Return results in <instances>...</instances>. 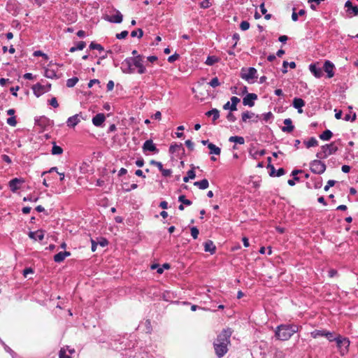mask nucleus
Returning <instances> with one entry per match:
<instances>
[{
  "label": "nucleus",
  "mask_w": 358,
  "mask_h": 358,
  "mask_svg": "<svg viewBox=\"0 0 358 358\" xmlns=\"http://www.w3.org/2000/svg\"><path fill=\"white\" fill-rule=\"evenodd\" d=\"M143 55H136L135 57H127L122 62L120 67L122 73L126 74H132L135 73V68H137V72L139 74H143L146 72L145 66L143 65Z\"/></svg>",
  "instance_id": "obj_1"
},
{
  "label": "nucleus",
  "mask_w": 358,
  "mask_h": 358,
  "mask_svg": "<svg viewBox=\"0 0 358 358\" xmlns=\"http://www.w3.org/2000/svg\"><path fill=\"white\" fill-rule=\"evenodd\" d=\"M231 331L230 329H223L213 342V348L217 358L223 357L228 352L230 345Z\"/></svg>",
  "instance_id": "obj_2"
},
{
  "label": "nucleus",
  "mask_w": 358,
  "mask_h": 358,
  "mask_svg": "<svg viewBox=\"0 0 358 358\" xmlns=\"http://www.w3.org/2000/svg\"><path fill=\"white\" fill-rule=\"evenodd\" d=\"M299 331L298 325L286 324L279 325L275 331V336L281 341H287L291 336Z\"/></svg>",
  "instance_id": "obj_3"
},
{
  "label": "nucleus",
  "mask_w": 358,
  "mask_h": 358,
  "mask_svg": "<svg viewBox=\"0 0 358 358\" xmlns=\"http://www.w3.org/2000/svg\"><path fill=\"white\" fill-rule=\"evenodd\" d=\"M322 150L317 152L316 157L318 159H326L328 156L335 154L338 148L334 145V143L325 144L321 147Z\"/></svg>",
  "instance_id": "obj_4"
},
{
  "label": "nucleus",
  "mask_w": 358,
  "mask_h": 358,
  "mask_svg": "<svg viewBox=\"0 0 358 358\" xmlns=\"http://www.w3.org/2000/svg\"><path fill=\"white\" fill-rule=\"evenodd\" d=\"M326 169L325 163L320 159H314L310 162V169L315 174L321 175L326 171Z\"/></svg>",
  "instance_id": "obj_5"
},
{
  "label": "nucleus",
  "mask_w": 358,
  "mask_h": 358,
  "mask_svg": "<svg viewBox=\"0 0 358 358\" xmlns=\"http://www.w3.org/2000/svg\"><path fill=\"white\" fill-rule=\"evenodd\" d=\"M336 346L340 351L341 355H345L348 352L350 346V340L346 337L338 335V339L336 341Z\"/></svg>",
  "instance_id": "obj_6"
},
{
  "label": "nucleus",
  "mask_w": 358,
  "mask_h": 358,
  "mask_svg": "<svg viewBox=\"0 0 358 358\" xmlns=\"http://www.w3.org/2000/svg\"><path fill=\"white\" fill-rule=\"evenodd\" d=\"M257 69L254 67L242 68L241 71V78L245 80L250 83H252L254 78H257Z\"/></svg>",
  "instance_id": "obj_7"
},
{
  "label": "nucleus",
  "mask_w": 358,
  "mask_h": 358,
  "mask_svg": "<svg viewBox=\"0 0 358 358\" xmlns=\"http://www.w3.org/2000/svg\"><path fill=\"white\" fill-rule=\"evenodd\" d=\"M50 83H48L46 85H42L41 84L38 83L32 86L33 92L36 97H39L45 92L50 91Z\"/></svg>",
  "instance_id": "obj_8"
},
{
  "label": "nucleus",
  "mask_w": 358,
  "mask_h": 358,
  "mask_svg": "<svg viewBox=\"0 0 358 358\" xmlns=\"http://www.w3.org/2000/svg\"><path fill=\"white\" fill-rule=\"evenodd\" d=\"M24 182V180L22 178H15L8 182V186L11 192H15L21 188V185Z\"/></svg>",
  "instance_id": "obj_9"
},
{
  "label": "nucleus",
  "mask_w": 358,
  "mask_h": 358,
  "mask_svg": "<svg viewBox=\"0 0 358 358\" xmlns=\"http://www.w3.org/2000/svg\"><path fill=\"white\" fill-rule=\"evenodd\" d=\"M308 69L311 73L317 78H320L323 76L322 69L319 66L318 63H311Z\"/></svg>",
  "instance_id": "obj_10"
},
{
  "label": "nucleus",
  "mask_w": 358,
  "mask_h": 358,
  "mask_svg": "<svg viewBox=\"0 0 358 358\" xmlns=\"http://www.w3.org/2000/svg\"><path fill=\"white\" fill-rule=\"evenodd\" d=\"M143 151L145 152H152L154 153H158L159 149L157 148L155 144L153 143L152 140L149 139L144 142L143 145Z\"/></svg>",
  "instance_id": "obj_11"
},
{
  "label": "nucleus",
  "mask_w": 358,
  "mask_h": 358,
  "mask_svg": "<svg viewBox=\"0 0 358 358\" xmlns=\"http://www.w3.org/2000/svg\"><path fill=\"white\" fill-rule=\"evenodd\" d=\"M335 69L334 64L329 60H326L323 65V69L327 73V76L329 78L334 77Z\"/></svg>",
  "instance_id": "obj_12"
},
{
  "label": "nucleus",
  "mask_w": 358,
  "mask_h": 358,
  "mask_svg": "<svg viewBox=\"0 0 358 358\" xmlns=\"http://www.w3.org/2000/svg\"><path fill=\"white\" fill-rule=\"evenodd\" d=\"M257 99V95L255 93H248L243 99V104L252 107L255 105V100Z\"/></svg>",
  "instance_id": "obj_13"
},
{
  "label": "nucleus",
  "mask_w": 358,
  "mask_h": 358,
  "mask_svg": "<svg viewBox=\"0 0 358 358\" xmlns=\"http://www.w3.org/2000/svg\"><path fill=\"white\" fill-rule=\"evenodd\" d=\"M241 118L243 122H246L247 120L250 119L252 120V122H257L259 119V115H255L252 112L245 111L242 113Z\"/></svg>",
  "instance_id": "obj_14"
},
{
  "label": "nucleus",
  "mask_w": 358,
  "mask_h": 358,
  "mask_svg": "<svg viewBox=\"0 0 358 358\" xmlns=\"http://www.w3.org/2000/svg\"><path fill=\"white\" fill-rule=\"evenodd\" d=\"M305 101L302 99L298 97H295L292 101L293 107L297 109L299 113H303L302 108L305 106Z\"/></svg>",
  "instance_id": "obj_15"
},
{
  "label": "nucleus",
  "mask_w": 358,
  "mask_h": 358,
  "mask_svg": "<svg viewBox=\"0 0 358 358\" xmlns=\"http://www.w3.org/2000/svg\"><path fill=\"white\" fill-rule=\"evenodd\" d=\"M106 120L103 113H98L92 118V123L96 127H101Z\"/></svg>",
  "instance_id": "obj_16"
},
{
  "label": "nucleus",
  "mask_w": 358,
  "mask_h": 358,
  "mask_svg": "<svg viewBox=\"0 0 358 358\" xmlns=\"http://www.w3.org/2000/svg\"><path fill=\"white\" fill-rule=\"evenodd\" d=\"M81 113H79L69 117L66 121L67 126L69 127H75L80 122L79 117Z\"/></svg>",
  "instance_id": "obj_17"
},
{
  "label": "nucleus",
  "mask_w": 358,
  "mask_h": 358,
  "mask_svg": "<svg viewBox=\"0 0 358 358\" xmlns=\"http://www.w3.org/2000/svg\"><path fill=\"white\" fill-rule=\"evenodd\" d=\"M345 7L347 8L346 11L349 14H353L354 15H358V7L357 6H353L352 3L348 0L345 3Z\"/></svg>",
  "instance_id": "obj_18"
},
{
  "label": "nucleus",
  "mask_w": 358,
  "mask_h": 358,
  "mask_svg": "<svg viewBox=\"0 0 358 358\" xmlns=\"http://www.w3.org/2000/svg\"><path fill=\"white\" fill-rule=\"evenodd\" d=\"M69 256H71L70 252H59L54 256L53 259L57 263H61L65 259L66 257Z\"/></svg>",
  "instance_id": "obj_19"
},
{
  "label": "nucleus",
  "mask_w": 358,
  "mask_h": 358,
  "mask_svg": "<svg viewBox=\"0 0 358 358\" xmlns=\"http://www.w3.org/2000/svg\"><path fill=\"white\" fill-rule=\"evenodd\" d=\"M28 236L31 239L34 241H42L44 238V233L41 230L29 231Z\"/></svg>",
  "instance_id": "obj_20"
},
{
  "label": "nucleus",
  "mask_w": 358,
  "mask_h": 358,
  "mask_svg": "<svg viewBox=\"0 0 358 358\" xmlns=\"http://www.w3.org/2000/svg\"><path fill=\"white\" fill-rule=\"evenodd\" d=\"M283 122L286 126L282 127V131L290 133L294 130V126L292 124V121L290 118L285 119Z\"/></svg>",
  "instance_id": "obj_21"
},
{
  "label": "nucleus",
  "mask_w": 358,
  "mask_h": 358,
  "mask_svg": "<svg viewBox=\"0 0 358 358\" xmlns=\"http://www.w3.org/2000/svg\"><path fill=\"white\" fill-rule=\"evenodd\" d=\"M204 250L209 252L211 255L215 252L216 247L212 241L208 240L204 243Z\"/></svg>",
  "instance_id": "obj_22"
},
{
  "label": "nucleus",
  "mask_w": 358,
  "mask_h": 358,
  "mask_svg": "<svg viewBox=\"0 0 358 358\" xmlns=\"http://www.w3.org/2000/svg\"><path fill=\"white\" fill-rule=\"evenodd\" d=\"M123 20V15L122 13L117 10L116 13L113 15V16L110 17V18L108 19V20L110 22L115 23V24H120L122 22Z\"/></svg>",
  "instance_id": "obj_23"
},
{
  "label": "nucleus",
  "mask_w": 358,
  "mask_h": 358,
  "mask_svg": "<svg viewBox=\"0 0 358 358\" xmlns=\"http://www.w3.org/2000/svg\"><path fill=\"white\" fill-rule=\"evenodd\" d=\"M50 122V120L45 116H41L35 118V124L41 127H45Z\"/></svg>",
  "instance_id": "obj_24"
},
{
  "label": "nucleus",
  "mask_w": 358,
  "mask_h": 358,
  "mask_svg": "<svg viewBox=\"0 0 358 358\" xmlns=\"http://www.w3.org/2000/svg\"><path fill=\"white\" fill-rule=\"evenodd\" d=\"M194 185L198 187L200 189H206L209 186L208 180L206 178L194 182Z\"/></svg>",
  "instance_id": "obj_25"
},
{
  "label": "nucleus",
  "mask_w": 358,
  "mask_h": 358,
  "mask_svg": "<svg viewBox=\"0 0 358 358\" xmlns=\"http://www.w3.org/2000/svg\"><path fill=\"white\" fill-rule=\"evenodd\" d=\"M178 150H182V154L185 153V149L184 148L182 147V143H180V144H171L169 147V152L171 154H173L175 153L176 151Z\"/></svg>",
  "instance_id": "obj_26"
},
{
  "label": "nucleus",
  "mask_w": 358,
  "mask_h": 358,
  "mask_svg": "<svg viewBox=\"0 0 358 358\" xmlns=\"http://www.w3.org/2000/svg\"><path fill=\"white\" fill-rule=\"evenodd\" d=\"M208 117L213 116V120L215 121L220 117V111L217 108H213L206 113Z\"/></svg>",
  "instance_id": "obj_27"
},
{
  "label": "nucleus",
  "mask_w": 358,
  "mask_h": 358,
  "mask_svg": "<svg viewBox=\"0 0 358 358\" xmlns=\"http://www.w3.org/2000/svg\"><path fill=\"white\" fill-rule=\"evenodd\" d=\"M208 149L210 150V154L212 155H220V152H221V149L216 146L215 144L213 143H208Z\"/></svg>",
  "instance_id": "obj_28"
},
{
  "label": "nucleus",
  "mask_w": 358,
  "mask_h": 358,
  "mask_svg": "<svg viewBox=\"0 0 358 358\" xmlns=\"http://www.w3.org/2000/svg\"><path fill=\"white\" fill-rule=\"evenodd\" d=\"M333 136V133L329 129H326L320 136V138L322 141H329Z\"/></svg>",
  "instance_id": "obj_29"
},
{
  "label": "nucleus",
  "mask_w": 358,
  "mask_h": 358,
  "mask_svg": "<svg viewBox=\"0 0 358 358\" xmlns=\"http://www.w3.org/2000/svg\"><path fill=\"white\" fill-rule=\"evenodd\" d=\"M62 153H63L62 148L57 145L55 142H52V148L51 150V154L53 155H59Z\"/></svg>",
  "instance_id": "obj_30"
},
{
  "label": "nucleus",
  "mask_w": 358,
  "mask_h": 358,
  "mask_svg": "<svg viewBox=\"0 0 358 358\" xmlns=\"http://www.w3.org/2000/svg\"><path fill=\"white\" fill-rule=\"evenodd\" d=\"M44 76L50 79L59 78V76H57L56 71L55 70L48 69H45Z\"/></svg>",
  "instance_id": "obj_31"
},
{
  "label": "nucleus",
  "mask_w": 358,
  "mask_h": 358,
  "mask_svg": "<svg viewBox=\"0 0 358 358\" xmlns=\"http://www.w3.org/2000/svg\"><path fill=\"white\" fill-rule=\"evenodd\" d=\"M303 143L307 148H310L311 147L317 146L318 145V141L315 137H310L308 141H304Z\"/></svg>",
  "instance_id": "obj_32"
},
{
  "label": "nucleus",
  "mask_w": 358,
  "mask_h": 358,
  "mask_svg": "<svg viewBox=\"0 0 358 358\" xmlns=\"http://www.w3.org/2000/svg\"><path fill=\"white\" fill-rule=\"evenodd\" d=\"M229 142H233V143H238V144H240V145H243L245 143V139L242 136H231L229 138Z\"/></svg>",
  "instance_id": "obj_33"
},
{
  "label": "nucleus",
  "mask_w": 358,
  "mask_h": 358,
  "mask_svg": "<svg viewBox=\"0 0 358 358\" xmlns=\"http://www.w3.org/2000/svg\"><path fill=\"white\" fill-rule=\"evenodd\" d=\"M287 66H289L291 69H294L296 67V63L294 62H288L287 61H284L282 69V72L283 73H286L287 72Z\"/></svg>",
  "instance_id": "obj_34"
},
{
  "label": "nucleus",
  "mask_w": 358,
  "mask_h": 358,
  "mask_svg": "<svg viewBox=\"0 0 358 358\" xmlns=\"http://www.w3.org/2000/svg\"><path fill=\"white\" fill-rule=\"evenodd\" d=\"M219 62V58L215 56H208L205 62V64L208 66H213Z\"/></svg>",
  "instance_id": "obj_35"
},
{
  "label": "nucleus",
  "mask_w": 358,
  "mask_h": 358,
  "mask_svg": "<svg viewBox=\"0 0 358 358\" xmlns=\"http://www.w3.org/2000/svg\"><path fill=\"white\" fill-rule=\"evenodd\" d=\"M325 331L326 330H324V329H322V330L315 329L310 333V335L313 338H317L320 336H324Z\"/></svg>",
  "instance_id": "obj_36"
},
{
  "label": "nucleus",
  "mask_w": 358,
  "mask_h": 358,
  "mask_svg": "<svg viewBox=\"0 0 358 358\" xmlns=\"http://www.w3.org/2000/svg\"><path fill=\"white\" fill-rule=\"evenodd\" d=\"M178 201L185 206H191L192 204V201L189 199H186L185 196L182 194L178 197Z\"/></svg>",
  "instance_id": "obj_37"
},
{
  "label": "nucleus",
  "mask_w": 358,
  "mask_h": 358,
  "mask_svg": "<svg viewBox=\"0 0 358 358\" xmlns=\"http://www.w3.org/2000/svg\"><path fill=\"white\" fill-rule=\"evenodd\" d=\"M79 79L77 77H73L66 80V86L69 88L74 87L78 82Z\"/></svg>",
  "instance_id": "obj_38"
},
{
  "label": "nucleus",
  "mask_w": 358,
  "mask_h": 358,
  "mask_svg": "<svg viewBox=\"0 0 358 358\" xmlns=\"http://www.w3.org/2000/svg\"><path fill=\"white\" fill-rule=\"evenodd\" d=\"M143 36V31L142 29L141 28H138L136 30H133L131 32V37H138V38H142Z\"/></svg>",
  "instance_id": "obj_39"
},
{
  "label": "nucleus",
  "mask_w": 358,
  "mask_h": 358,
  "mask_svg": "<svg viewBox=\"0 0 358 358\" xmlns=\"http://www.w3.org/2000/svg\"><path fill=\"white\" fill-rule=\"evenodd\" d=\"M89 48L90 50H97L99 51H103L104 50L103 47L101 44L96 43L94 41L91 42Z\"/></svg>",
  "instance_id": "obj_40"
},
{
  "label": "nucleus",
  "mask_w": 358,
  "mask_h": 358,
  "mask_svg": "<svg viewBox=\"0 0 358 358\" xmlns=\"http://www.w3.org/2000/svg\"><path fill=\"white\" fill-rule=\"evenodd\" d=\"M312 180L314 182L313 187L315 189H320L322 186V179L321 178H313Z\"/></svg>",
  "instance_id": "obj_41"
},
{
  "label": "nucleus",
  "mask_w": 358,
  "mask_h": 358,
  "mask_svg": "<svg viewBox=\"0 0 358 358\" xmlns=\"http://www.w3.org/2000/svg\"><path fill=\"white\" fill-rule=\"evenodd\" d=\"M334 334L333 332L326 330L324 333V337H326L330 342L336 341L338 339V336L335 337Z\"/></svg>",
  "instance_id": "obj_42"
},
{
  "label": "nucleus",
  "mask_w": 358,
  "mask_h": 358,
  "mask_svg": "<svg viewBox=\"0 0 358 358\" xmlns=\"http://www.w3.org/2000/svg\"><path fill=\"white\" fill-rule=\"evenodd\" d=\"M262 116L263 120L266 122L270 121V120L273 118V113L271 112H268V113H263L262 115Z\"/></svg>",
  "instance_id": "obj_43"
},
{
  "label": "nucleus",
  "mask_w": 358,
  "mask_h": 358,
  "mask_svg": "<svg viewBox=\"0 0 358 358\" xmlns=\"http://www.w3.org/2000/svg\"><path fill=\"white\" fill-rule=\"evenodd\" d=\"M190 231H191V235H192V238L194 239H196L198 238V236H199V231L197 229V227H191Z\"/></svg>",
  "instance_id": "obj_44"
},
{
  "label": "nucleus",
  "mask_w": 358,
  "mask_h": 358,
  "mask_svg": "<svg viewBox=\"0 0 358 358\" xmlns=\"http://www.w3.org/2000/svg\"><path fill=\"white\" fill-rule=\"evenodd\" d=\"M191 166H192V169L187 171V176L190 179H194L196 177V174H195V171H194V169H196V167L192 164L191 165Z\"/></svg>",
  "instance_id": "obj_45"
},
{
  "label": "nucleus",
  "mask_w": 358,
  "mask_h": 358,
  "mask_svg": "<svg viewBox=\"0 0 358 358\" xmlns=\"http://www.w3.org/2000/svg\"><path fill=\"white\" fill-rule=\"evenodd\" d=\"M210 86L215 88L220 85V83L217 77L213 78L209 83Z\"/></svg>",
  "instance_id": "obj_46"
},
{
  "label": "nucleus",
  "mask_w": 358,
  "mask_h": 358,
  "mask_svg": "<svg viewBox=\"0 0 358 358\" xmlns=\"http://www.w3.org/2000/svg\"><path fill=\"white\" fill-rule=\"evenodd\" d=\"M180 58V55L178 54L177 52H175L173 55L169 56L168 57V59L167 61L169 62V63H173L174 62H176V60H178V59Z\"/></svg>",
  "instance_id": "obj_47"
},
{
  "label": "nucleus",
  "mask_w": 358,
  "mask_h": 358,
  "mask_svg": "<svg viewBox=\"0 0 358 358\" xmlns=\"http://www.w3.org/2000/svg\"><path fill=\"white\" fill-rule=\"evenodd\" d=\"M7 124L12 127H15L17 124V120L15 116H12L10 117H8L6 121Z\"/></svg>",
  "instance_id": "obj_48"
},
{
  "label": "nucleus",
  "mask_w": 358,
  "mask_h": 358,
  "mask_svg": "<svg viewBox=\"0 0 358 358\" xmlns=\"http://www.w3.org/2000/svg\"><path fill=\"white\" fill-rule=\"evenodd\" d=\"M128 34H129V32L127 31L124 30V31H121L119 34H117L115 35V37L117 39H119V40L124 39L127 36Z\"/></svg>",
  "instance_id": "obj_49"
},
{
  "label": "nucleus",
  "mask_w": 358,
  "mask_h": 358,
  "mask_svg": "<svg viewBox=\"0 0 358 358\" xmlns=\"http://www.w3.org/2000/svg\"><path fill=\"white\" fill-rule=\"evenodd\" d=\"M240 28L242 31H246L250 28V23L248 21H242L240 24Z\"/></svg>",
  "instance_id": "obj_50"
},
{
  "label": "nucleus",
  "mask_w": 358,
  "mask_h": 358,
  "mask_svg": "<svg viewBox=\"0 0 358 358\" xmlns=\"http://www.w3.org/2000/svg\"><path fill=\"white\" fill-rule=\"evenodd\" d=\"M211 3L210 1L208 0H203L200 3V7L203 9L208 8L211 6Z\"/></svg>",
  "instance_id": "obj_51"
},
{
  "label": "nucleus",
  "mask_w": 358,
  "mask_h": 358,
  "mask_svg": "<svg viewBox=\"0 0 358 358\" xmlns=\"http://www.w3.org/2000/svg\"><path fill=\"white\" fill-rule=\"evenodd\" d=\"M59 358H72L70 355H66V351L64 348H61V350H59Z\"/></svg>",
  "instance_id": "obj_52"
},
{
  "label": "nucleus",
  "mask_w": 358,
  "mask_h": 358,
  "mask_svg": "<svg viewBox=\"0 0 358 358\" xmlns=\"http://www.w3.org/2000/svg\"><path fill=\"white\" fill-rule=\"evenodd\" d=\"M57 169H58L57 167L53 166V167L50 168L48 171H43L41 173V177L45 176L48 173H52L53 172H56L58 173L59 172L57 171Z\"/></svg>",
  "instance_id": "obj_53"
},
{
  "label": "nucleus",
  "mask_w": 358,
  "mask_h": 358,
  "mask_svg": "<svg viewBox=\"0 0 358 358\" xmlns=\"http://www.w3.org/2000/svg\"><path fill=\"white\" fill-rule=\"evenodd\" d=\"M38 200V197H35L31 195H28L27 196L24 197V201H31V202H36Z\"/></svg>",
  "instance_id": "obj_54"
},
{
  "label": "nucleus",
  "mask_w": 358,
  "mask_h": 358,
  "mask_svg": "<svg viewBox=\"0 0 358 358\" xmlns=\"http://www.w3.org/2000/svg\"><path fill=\"white\" fill-rule=\"evenodd\" d=\"M336 181L334 180H328L327 185L324 186V191L327 192L331 187H333L336 184Z\"/></svg>",
  "instance_id": "obj_55"
},
{
  "label": "nucleus",
  "mask_w": 358,
  "mask_h": 358,
  "mask_svg": "<svg viewBox=\"0 0 358 358\" xmlns=\"http://www.w3.org/2000/svg\"><path fill=\"white\" fill-rule=\"evenodd\" d=\"M357 115L356 113H354L353 115L351 116L350 114H347L344 117V120L345 121H352L354 122L356 120Z\"/></svg>",
  "instance_id": "obj_56"
},
{
  "label": "nucleus",
  "mask_w": 358,
  "mask_h": 358,
  "mask_svg": "<svg viewBox=\"0 0 358 358\" xmlns=\"http://www.w3.org/2000/svg\"><path fill=\"white\" fill-rule=\"evenodd\" d=\"M173 295V294L169 291H166L163 293V299L168 301L171 299V296Z\"/></svg>",
  "instance_id": "obj_57"
},
{
  "label": "nucleus",
  "mask_w": 358,
  "mask_h": 358,
  "mask_svg": "<svg viewBox=\"0 0 358 358\" xmlns=\"http://www.w3.org/2000/svg\"><path fill=\"white\" fill-rule=\"evenodd\" d=\"M162 172V174L164 177H168L170 176L172 171L171 169H165L162 167V169L159 170Z\"/></svg>",
  "instance_id": "obj_58"
},
{
  "label": "nucleus",
  "mask_w": 358,
  "mask_h": 358,
  "mask_svg": "<svg viewBox=\"0 0 358 358\" xmlns=\"http://www.w3.org/2000/svg\"><path fill=\"white\" fill-rule=\"evenodd\" d=\"M34 56L35 57H43V58H45V59H47L48 58V55L45 53H43L42 51L41 50H36V51H34Z\"/></svg>",
  "instance_id": "obj_59"
},
{
  "label": "nucleus",
  "mask_w": 358,
  "mask_h": 358,
  "mask_svg": "<svg viewBox=\"0 0 358 358\" xmlns=\"http://www.w3.org/2000/svg\"><path fill=\"white\" fill-rule=\"evenodd\" d=\"M296 182H299L300 181V178L299 177H293L292 179L288 180L287 183L290 186H294L296 184Z\"/></svg>",
  "instance_id": "obj_60"
},
{
  "label": "nucleus",
  "mask_w": 358,
  "mask_h": 358,
  "mask_svg": "<svg viewBox=\"0 0 358 358\" xmlns=\"http://www.w3.org/2000/svg\"><path fill=\"white\" fill-rule=\"evenodd\" d=\"M227 119L230 122H234L236 120V117H235V115L231 112H229L227 114Z\"/></svg>",
  "instance_id": "obj_61"
},
{
  "label": "nucleus",
  "mask_w": 358,
  "mask_h": 358,
  "mask_svg": "<svg viewBox=\"0 0 358 358\" xmlns=\"http://www.w3.org/2000/svg\"><path fill=\"white\" fill-rule=\"evenodd\" d=\"M85 46H86V43L85 41H83L78 42V43L76 45V48L78 50H83L85 48Z\"/></svg>",
  "instance_id": "obj_62"
},
{
  "label": "nucleus",
  "mask_w": 358,
  "mask_h": 358,
  "mask_svg": "<svg viewBox=\"0 0 358 358\" xmlns=\"http://www.w3.org/2000/svg\"><path fill=\"white\" fill-rule=\"evenodd\" d=\"M285 174V170L283 168H280L277 171H275V177H280Z\"/></svg>",
  "instance_id": "obj_63"
},
{
  "label": "nucleus",
  "mask_w": 358,
  "mask_h": 358,
  "mask_svg": "<svg viewBox=\"0 0 358 358\" xmlns=\"http://www.w3.org/2000/svg\"><path fill=\"white\" fill-rule=\"evenodd\" d=\"M49 103L50 105H51L52 107L54 108H57L59 107V103L57 102V100L55 97H52L50 101H49Z\"/></svg>",
  "instance_id": "obj_64"
}]
</instances>
